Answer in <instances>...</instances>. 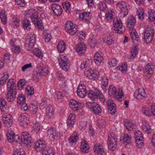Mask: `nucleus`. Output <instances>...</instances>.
<instances>
[{"instance_id":"17","label":"nucleus","mask_w":155,"mask_h":155,"mask_svg":"<svg viewBox=\"0 0 155 155\" xmlns=\"http://www.w3.org/2000/svg\"><path fill=\"white\" fill-rule=\"evenodd\" d=\"M51 8L54 14L57 16H60L62 14V9L59 5L53 3L51 5Z\"/></svg>"},{"instance_id":"52","label":"nucleus","mask_w":155,"mask_h":155,"mask_svg":"<svg viewBox=\"0 0 155 155\" xmlns=\"http://www.w3.org/2000/svg\"><path fill=\"white\" fill-rule=\"evenodd\" d=\"M42 155H54V153L53 149L48 148L45 150L42 153Z\"/></svg>"},{"instance_id":"51","label":"nucleus","mask_w":155,"mask_h":155,"mask_svg":"<svg viewBox=\"0 0 155 155\" xmlns=\"http://www.w3.org/2000/svg\"><path fill=\"white\" fill-rule=\"evenodd\" d=\"M149 19L151 22H153L155 24V12L152 11L149 12Z\"/></svg>"},{"instance_id":"31","label":"nucleus","mask_w":155,"mask_h":155,"mask_svg":"<svg viewBox=\"0 0 155 155\" xmlns=\"http://www.w3.org/2000/svg\"><path fill=\"white\" fill-rule=\"evenodd\" d=\"M66 48L65 44L63 41H60L57 46L58 51L59 53H63L65 50Z\"/></svg>"},{"instance_id":"30","label":"nucleus","mask_w":155,"mask_h":155,"mask_svg":"<svg viewBox=\"0 0 155 155\" xmlns=\"http://www.w3.org/2000/svg\"><path fill=\"white\" fill-rule=\"evenodd\" d=\"M100 91L98 89H95L94 91L89 93L88 94V97L93 100H95L97 99L98 94H100Z\"/></svg>"},{"instance_id":"23","label":"nucleus","mask_w":155,"mask_h":155,"mask_svg":"<svg viewBox=\"0 0 155 155\" xmlns=\"http://www.w3.org/2000/svg\"><path fill=\"white\" fill-rule=\"evenodd\" d=\"M86 46L83 43H78L76 46V49L78 53L81 55L84 54Z\"/></svg>"},{"instance_id":"12","label":"nucleus","mask_w":155,"mask_h":155,"mask_svg":"<svg viewBox=\"0 0 155 155\" xmlns=\"http://www.w3.org/2000/svg\"><path fill=\"white\" fill-rule=\"evenodd\" d=\"M2 119L6 127H10L13 124V118L9 114H4L2 116Z\"/></svg>"},{"instance_id":"48","label":"nucleus","mask_w":155,"mask_h":155,"mask_svg":"<svg viewBox=\"0 0 155 155\" xmlns=\"http://www.w3.org/2000/svg\"><path fill=\"white\" fill-rule=\"evenodd\" d=\"M144 10L143 8H139L137 12V14L139 19L143 20L144 18Z\"/></svg>"},{"instance_id":"61","label":"nucleus","mask_w":155,"mask_h":155,"mask_svg":"<svg viewBox=\"0 0 155 155\" xmlns=\"http://www.w3.org/2000/svg\"><path fill=\"white\" fill-rule=\"evenodd\" d=\"M37 106L35 104H31L30 107V110L33 114H35L37 111Z\"/></svg>"},{"instance_id":"9","label":"nucleus","mask_w":155,"mask_h":155,"mask_svg":"<svg viewBox=\"0 0 155 155\" xmlns=\"http://www.w3.org/2000/svg\"><path fill=\"white\" fill-rule=\"evenodd\" d=\"M21 143L29 145L33 142L31 135L27 132H23L21 134Z\"/></svg>"},{"instance_id":"8","label":"nucleus","mask_w":155,"mask_h":155,"mask_svg":"<svg viewBox=\"0 0 155 155\" xmlns=\"http://www.w3.org/2000/svg\"><path fill=\"white\" fill-rule=\"evenodd\" d=\"M78 27L71 21H68L66 24L65 29L68 33L73 35H74L78 31Z\"/></svg>"},{"instance_id":"62","label":"nucleus","mask_w":155,"mask_h":155,"mask_svg":"<svg viewBox=\"0 0 155 155\" xmlns=\"http://www.w3.org/2000/svg\"><path fill=\"white\" fill-rule=\"evenodd\" d=\"M6 105V102L5 100L2 98H0V108L1 109H3L5 107Z\"/></svg>"},{"instance_id":"5","label":"nucleus","mask_w":155,"mask_h":155,"mask_svg":"<svg viewBox=\"0 0 155 155\" xmlns=\"http://www.w3.org/2000/svg\"><path fill=\"white\" fill-rule=\"evenodd\" d=\"M59 65L63 70L68 71L70 67L69 60L66 57L61 55L58 59Z\"/></svg>"},{"instance_id":"4","label":"nucleus","mask_w":155,"mask_h":155,"mask_svg":"<svg viewBox=\"0 0 155 155\" xmlns=\"http://www.w3.org/2000/svg\"><path fill=\"white\" fill-rule=\"evenodd\" d=\"M109 94L115 98L119 99L121 101L122 96H123V93L122 90L119 89L118 92L116 90V88L113 85L110 86L108 90Z\"/></svg>"},{"instance_id":"15","label":"nucleus","mask_w":155,"mask_h":155,"mask_svg":"<svg viewBox=\"0 0 155 155\" xmlns=\"http://www.w3.org/2000/svg\"><path fill=\"white\" fill-rule=\"evenodd\" d=\"M29 118V116L26 113L21 114L18 118V121L20 125L25 127L28 124V121Z\"/></svg>"},{"instance_id":"20","label":"nucleus","mask_w":155,"mask_h":155,"mask_svg":"<svg viewBox=\"0 0 155 155\" xmlns=\"http://www.w3.org/2000/svg\"><path fill=\"white\" fill-rule=\"evenodd\" d=\"M77 92L79 97L81 98L84 97L87 94L85 86L84 85H80L77 90Z\"/></svg>"},{"instance_id":"64","label":"nucleus","mask_w":155,"mask_h":155,"mask_svg":"<svg viewBox=\"0 0 155 155\" xmlns=\"http://www.w3.org/2000/svg\"><path fill=\"white\" fill-rule=\"evenodd\" d=\"M25 153L24 151L20 149H17L13 152L12 155H25Z\"/></svg>"},{"instance_id":"24","label":"nucleus","mask_w":155,"mask_h":155,"mask_svg":"<svg viewBox=\"0 0 155 155\" xmlns=\"http://www.w3.org/2000/svg\"><path fill=\"white\" fill-rule=\"evenodd\" d=\"M131 139L130 134H124L122 140L123 143L125 144L126 147H128L129 145L131 144Z\"/></svg>"},{"instance_id":"32","label":"nucleus","mask_w":155,"mask_h":155,"mask_svg":"<svg viewBox=\"0 0 155 155\" xmlns=\"http://www.w3.org/2000/svg\"><path fill=\"white\" fill-rule=\"evenodd\" d=\"M142 123V128L143 130L147 134H150L152 132V130L150 126L145 121H143Z\"/></svg>"},{"instance_id":"63","label":"nucleus","mask_w":155,"mask_h":155,"mask_svg":"<svg viewBox=\"0 0 155 155\" xmlns=\"http://www.w3.org/2000/svg\"><path fill=\"white\" fill-rule=\"evenodd\" d=\"M97 99H99L101 102L102 103H104L105 101V99L104 96L100 91V94H98Z\"/></svg>"},{"instance_id":"13","label":"nucleus","mask_w":155,"mask_h":155,"mask_svg":"<svg viewBox=\"0 0 155 155\" xmlns=\"http://www.w3.org/2000/svg\"><path fill=\"white\" fill-rule=\"evenodd\" d=\"M154 68V64L153 63H149L146 65L144 74L147 78H149L152 76L153 73Z\"/></svg>"},{"instance_id":"26","label":"nucleus","mask_w":155,"mask_h":155,"mask_svg":"<svg viewBox=\"0 0 155 155\" xmlns=\"http://www.w3.org/2000/svg\"><path fill=\"white\" fill-rule=\"evenodd\" d=\"M94 149L95 152L98 155H102L104 153L103 147L100 144H96L94 146Z\"/></svg>"},{"instance_id":"18","label":"nucleus","mask_w":155,"mask_h":155,"mask_svg":"<svg viewBox=\"0 0 155 155\" xmlns=\"http://www.w3.org/2000/svg\"><path fill=\"white\" fill-rule=\"evenodd\" d=\"M108 112L111 114H114L116 112V107L113 101L110 100H108L107 103Z\"/></svg>"},{"instance_id":"59","label":"nucleus","mask_w":155,"mask_h":155,"mask_svg":"<svg viewBox=\"0 0 155 155\" xmlns=\"http://www.w3.org/2000/svg\"><path fill=\"white\" fill-rule=\"evenodd\" d=\"M138 138L139 139H136V140H135V142L136 143L137 146L138 148H140L143 145V139H140V138Z\"/></svg>"},{"instance_id":"33","label":"nucleus","mask_w":155,"mask_h":155,"mask_svg":"<svg viewBox=\"0 0 155 155\" xmlns=\"http://www.w3.org/2000/svg\"><path fill=\"white\" fill-rule=\"evenodd\" d=\"M95 115H99L102 112V109L99 104L96 103H95L94 106L91 110Z\"/></svg>"},{"instance_id":"50","label":"nucleus","mask_w":155,"mask_h":155,"mask_svg":"<svg viewBox=\"0 0 155 155\" xmlns=\"http://www.w3.org/2000/svg\"><path fill=\"white\" fill-rule=\"evenodd\" d=\"M22 25L24 28L27 30L31 28V25L30 21L27 20L25 19L23 21Z\"/></svg>"},{"instance_id":"14","label":"nucleus","mask_w":155,"mask_h":155,"mask_svg":"<svg viewBox=\"0 0 155 155\" xmlns=\"http://www.w3.org/2000/svg\"><path fill=\"white\" fill-rule=\"evenodd\" d=\"M35 149L37 151H41L43 152L48 148H47L45 142L43 140H40L35 142Z\"/></svg>"},{"instance_id":"49","label":"nucleus","mask_w":155,"mask_h":155,"mask_svg":"<svg viewBox=\"0 0 155 155\" xmlns=\"http://www.w3.org/2000/svg\"><path fill=\"white\" fill-rule=\"evenodd\" d=\"M138 53V50L137 46H134L131 48V54L130 57L131 58H134L137 55Z\"/></svg>"},{"instance_id":"28","label":"nucleus","mask_w":155,"mask_h":155,"mask_svg":"<svg viewBox=\"0 0 155 155\" xmlns=\"http://www.w3.org/2000/svg\"><path fill=\"white\" fill-rule=\"evenodd\" d=\"M54 107L51 105L49 104L46 109V114L49 118H50L53 116L54 111Z\"/></svg>"},{"instance_id":"42","label":"nucleus","mask_w":155,"mask_h":155,"mask_svg":"<svg viewBox=\"0 0 155 155\" xmlns=\"http://www.w3.org/2000/svg\"><path fill=\"white\" fill-rule=\"evenodd\" d=\"M43 37L45 40L46 42H49L51 38L50 33L48 30H45L44 31Z\"/></svg>"},{"instance_id":"60","label":"nucleus","mask_w":155,"mask_h":155,"mask_svg":"<svg viewBox=\"0 0 155 155\" xmlns=\"http://www.w3.org/2000/svg\"><path fill=\"white\" fill-rule=\"evenodd\" d=\"M26 92L30 95H32L34 94V88L33 87L28 86L26 88Z\"/></svg>"},{"instance_id":"55","label":"nucleus","mask_w":155,"mask_h":155,"mask_svg":"<svg viewBox=\"0 0 155 155\" xmlns=\"http://www.w3.org/2000/svg\"><path fill=\"white\" fill-rule=\"evenodd\" d=\"M70 6L71 4L69 2H65L63 4V6L64 9L65 10L66 12L68 13L70 12Z\"/></svg>"},{"instance_id":"34","label":"nucleus","mask_w":155,"mask_h":155,"mask_svg":"<svg viewBox=\"0 0 155 155\" xmlns=\"http://www.w3.org/2000/svg\"><path fill=\"white\" fill-rule=\"evenodd\" d=\"M91 13L88 12H84L80 15V19L87 22H89L90 19Z\"/></svg>"},{"instance_id":"1","label":"nucleus","mask_w":155,"mask_h":155,"mask_svg":"<svg viewBox=\"0 0 155 155\" xmlns=\"http://www.w3.org/2000/svg\"><path fill=\"white\" fill-rule=\"evenodd\" d=\"M127 5L128 4L124 1L119 2L117 3V8L121 11L119 14L120 17L123 18L128 14V11L127 7Z\"/></svg>"},{"instance_id":"19","label":"nucleus","mask_w":155,"mask_h":155,"mask_svg":"<svg viewBox=\"0 0 155 155\" xmlns=\"http://www.w3.org/2000/svg\"><path fill=\"white\" fill-rule=\"evenodd\" d=\"M103 54L101 51H99L96 53L94 55V60L95 63L98 65H101L103 64L102 62L103 60Z\"/></svg>"},{"instance_id":"36","label":"nucleus","mask_w":155,"mask_h":155,"mask_svg":"<svg viewBox=\"0 0 155 155\" xmlns=\"http://www.w3.org/2000/svg\"><path fill=\"white\" fill-rule=\"evenodd\" d=\"M144 40L146 43H150L153 40V34L144 32Z\"/></svg>"},{"instance_id":"6","label":"nucleus","mask_w":155,"mask_h":155,"mask_svg":"<svg viewBox=\"0 0 155 155\" xmlns=\"http://www.w3.org/2000/svg\"><path fill=\"white\" fill-rule=\"evenodd\" d=\"M108 147L110 150L114 151L117 147V139L115 134L111 133L108 135Z\"/></svg>"},{"instance_id":"46","label":"nucleus","mask_w":155,"mask_h":155,"mask_svg":"<svg viewBox=\"0 0 155 155\" xmlns=\"http://www.w3.org/2000/svg\"><path fill=\"white\" fill-rule=\"evenodd\" d=\"M0 18L3 24H5L7 23V15L4 11H2L0 13Z\"/></svg>"},{"instance_id":"38","label":"nucleus","mask_w":155,"mask_h":155,"mask_svg":"<svg viewBox=\"0 0 155 155\" xmlns=\"http://www.w3.org/2000/svg\"><path fill=\"white\" fill-rule=\"evenodd\" d=\"M78 139L77 133L75 132L70 136L69 139V141L70 143L72 144L73 143L77 142Z\"/></svg>"},{"instance_id":"40","label":"nucleus","mask_w":155,"mask_h":155,"mask_svg":"<svg viewBox=\"0 0 155 155\" xmlns=\"http://www.w3.org/2000/svg\"><path fill=\"white\" fill-rule=\"evenodd\" d=\"M75 116L74 114H71L68 119V124L70 126H72L75 123Z\"/></svg>"},{"instance_id":"22","label":"nucleus","mask_w":155,"mask_h":155,"mask_svg":"<svg viewBox=\"0 0 155 155\" xmlns=\"http://www.w3.org/2000/svg\"><path fill=\"white\" fill-rule=\"evenodd\" d=\"M131 31H130V35L132 41L136 44L137 42L139 40V36L137 35L136 30L134 28H132L130 29Z\"/></svg>"},{"instance_id":"3","label":"nucleus","mask_w":155,"mask_h":155,"mask_svg":"<svg viewBox=\"0 0 155 155\" xmlns=\"http://www.w3.org/2000/svg\"><path fill=\"white\" fill-rule=\"evenodd\" d=\"M37 72L35 73L33 77V78L35 81H38L40 76H44L48 74V69L45 67L42 68L41 66L37 67Z\"/></svg>"},{"instance_id":"16","label":"nucleus","mask_w":155,"mask_h":155,"mask_svg":"<svg viewBox=\"0 0 155 155\" xmlns=\"http://www.w3.org/2000/svg\"><path fill=\"white\" fill-rule=\"evenodd\" d=\"M17 90L15 89H8V92L6 96L7 100L9 101H14L16 97Z\"/></svg>"},{"instance_id":"7","label":"nucleus","mask_w":155,"mask_h":155,"mask_svg":"<svg viewBox=\"0 0 155 155\" xmlns=\"http://www.w3.org/2000/svg\"><path fill=\"white\" fill-rule=\"evenodd\" d=\"M25 41V46L28 50H30L33 47L36 42V38L35 35L33 32L29 34Z\"/></svg>"},{"instance_id":"56","label":"nucleus","mask_w":155,"mask_h":155,"mask_svg":"<svg viewBox=\"0 0 155 155\" xmlns=\"http://www.w3.org/2000/svg\"><path fill=\"white\" fill-rule=\"evenodd\" d=\"M25 83V80L24 79L20 80L18 82L17 87H19L20 90H21L23 88Z\"/></svg>"},{"instance_id":"11","label":"nucleus","mask_w":155,"mask_h":155,"mask_svg":"<svg viewBox=\"0 0 155 155\" xmlns=\"http://www.w3.org/2000/svg\"><path fill=\"white\" fill-rule=\"evenodd\" d=\"M85 76L92 80H96L99 77V72L96 70L90 69L85 71L84 72Z\"/></svg>"},{"instance_id":"43","label":"nucleus","mask_w":155,"mask_h":155,"mask_svg":"<svg viewBox=\"0 0 155 155\" xmlns=\"http://www.w3.org/2000/svg\"><path fill=\"white\" fill-rule=\"evenodd\" d=\"M10 139L8 138H7L8 141L10 142H18V140H20V137L18 135L14 134L12 135H10L9 137Z\"/></svg>"},{"instance_id":"37","label":"nucleus","mask_w":155,"mask_h":155,"mask_svg":"<svg viewBox=\"0 0 155 155\" xmlns=\"http://www.w3.org/2000/svg\"><path fill=\"white\" fill-rule=\"evenodd\" d=\"M19 19L16 17H13L11 20L10 24L14 28H17L19 26Z\"/></svg>"},{"instance_id":"29","label":"nucleus","mask_w":155,"mask_h":155,"mask_svg":"<svg viewBox=\"0 0 155 155\" xmlns=\"http://www.w3.org/2000/svg\"><path fill=\"white\" fill-rule=\"evenodd\" d=\"M127 26L130 29H132V28L136 24V19L134 17L130 16L128 17L127 19Z\"/></svg>"},{"instance_id":"47","label":"nucleus","mask_w":155,"mask_h":155,"mask_svg":"<svg viewBox=\"0 0 155 155\" xmlns=\"http://www.w3.org/2000/svg\"><path fill=\"white\" fill-rule=\"evenodd\" d=\"M142 112L143 113L148 117H150L152 116V111L150 109L146 107L143 108Z\"/></svg>"},{"instance_id":"57","label":"nucleus","mask_w":155,"mask_h":155,"mask_svg":"<svg viewBox=\"0 0 155 155\" xmlns=\"http://www.w3.org/2000/svg\"><path fill=\"white\" fill-rule=\"evenodd\" d=\"M103 41L109 45H111L114 43V41L112 39V38L110 36L105 37Z\"/></svg>"},{"instance_id":"35","label":"nucleus","mask_w":155,"mask_h":155,"mask_svg":"<svg viewBox=\"0 0 155 155\" xmlns=\"http://www.w3.org/2000/svg\"><path fill=\"white\" fill-rule=\"evenodd\" d=\"M124 125L128 130H132L135 127V124L127 120L124 121Z\"/></svg>"},{"instance_id":"41","label":"nucleus","mask_w":155,"mask_h":155,"mask_svg":"<svg viewBox=\"0 0 155 155\" xmlns=\"http://www.w3.org/2000/svg\"><path fill=\"white\" fill-rule=\"evenodd\" d=\"M101 84H102V87L105 90L106 87L108 85V79L107 77L104 76L101 77Z\"/></svg>"},{"instance_id":"25","label":"nucleus","mask_w":155,"mask_h":155,"mask_svg":"<svg viewBox=\"0 0 155 155\" xmlns=\"http://www.w3.org/2000/svg\"><path fill=\"white\" fill-rule=\"evenodd\" d=\"M138 93L136 96L137 99H143L147 97V94L146 93L143 88L140 87L139 88L138 90Z\"/></svg>"},{"instance_id":"45","label":"nucleus","mask_w":155,"mask_h":155,"mask_svg":"<svg viewBox=\"0 0 155 155\" xmlns=\"http://www.w3.org/2000/svg\"><path fill=\"white\" fill-rule=\"evenodd\" d=\"M114 15V13L113 11L112 8H110L108 10L106 14V18L108 20L111 19Z\"/></svg>"},{"instance_id":"27","label":"nucleus","mask_w":155,"mask_h":155,"mask_svg":"<svg viewBox=\"0 0 155 155\" xmlns=\"http://www.w3.org/2000/svg\"><path fill=\"white\" fill-rule=\"evenodd\" d=\"M71 105L70 107L74 110H78L81 105V103L78 101L74 100H71Z\"/></svg>"},{"instance_id":"54","label":"nucleus","mask_w":155,"mask_h":155,"mask_svg":"<svg viewBox=\"0 0 155 155\" xmlns=\"http://www.w3.org/2000/svg\"><path fill=\"white\" fill-rule=\"evenodd\" d=\"M25 96L21 94H19L17 98V103L20 104L25 102Z\"/></svg>"},{"instance_id":"58","label":"nucleus","mask_w":155,"mask_h":155,"mask_svg":"<svg viewBox=\"0 0 155 155\" xmlns=\"http://www.w3.org/2000/svg\"><path fill=\"white\" fill-rule=\"evenodd\" d=\"M98 7L101 10L104 11L107 8L106 4L104 2H100L99 3Z\"/></svg>"},{"instance_id":"10","label":"nucleus","mask_w":155,"mask_h":155,"mask_svg":"<svg viewBox=\"0 0 155 155\" xmlns=\"http://www.w3.org/2000/svg\"><path fill=\"white\" fill-rule=\"evenodd\" d=\"M37 14L38 13L37 12H34L32 13L30 17L31 18L32 21L34 24L35 27L42 30L44 28V27L42 24L41 22L38 19Z\"/></svg>"},{"instance_id":"21","label":"nucleus","mask_w":155,"mask_h":155,"mask_svg":"<svg viewBox=\"0 0 155 155\" xmlns=\"http://www.w3.org/2000/svg\"><path fill=\"white\" fill-rule=\"evenodd\" d=\"M48 136L51 139L54 140L58 135V132L54 128L51 127L47 131Z\"/></svg>"},{"instance_id":"2","label":"nucleus","mask_w":155,"mask_h":155,"mask_svg":"<svg viewBox=\"0 0 155 155\" xmlns=\"http://www.w3.org/2000/svg\"><path fill=\"white\" fill-rule=\"evenodd\" d=\"M113 22L114 26V28L113 31L114 33L122 34L125 31V28L123 26L122 22L120 18L114 19Z\"/></svg>"},{"instance_id":"39","label":"nucleus","mask_w":155,"mask_h":155,"mask_svg":"<svg viewBox=\"0 0 155 155\" xmlns=\"http://www.w3.org/2000/svg\"><path fill=\"white\" fill-rule=\"evenodd\" d=\"M81 151L84 153H86L89 149V146L86 141L84 140L81 142Z\"/></svg>"},{"instance_id":"44","label":"nucleus","mask_w":155,"mask_h":155,"mask_svg":"<svg viewBox=\"0 0 155 155\" xmlns=\"http://www.w3.org/2000/svg\"><path fill=\"white\" fill-rule=\"evenodd\" d=\"M15 81L13 79H9L7 83V87L8 89H15Z\"/></svg>"},{"instance_id":"53","label":"nucleus","mask_w":155,"mask_h":155,"mask_svg":"<svg viewBox=\"0 0 155 155\" xmlns=\"http://www.w3.org/2000/svg\"><path fill=\"white\" fill-rule=\"evenodd\" d=\"M33 54L40 58L41 59L42 58V53L41 51L38 49H35L32 51Z\"/></svg>"}]
</instances>
